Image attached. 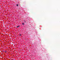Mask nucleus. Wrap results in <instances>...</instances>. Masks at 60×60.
I'll list each match as a JSON object with an SVG mask.
<instances>
[{
    "mask_svg": "<svg viewBox=\"0 0 60 60\" xmlns=\"http://www.w3.org/2000/svg\"><path fill=\"white\" fill-rule=\"evenodd\" d=\"M5 53H6L7 52V51H5Z\"/></svg>",
    "mask_w": 60,
    "mask_h": 60,
    "instance_id": "nucleus-4",
    "label": "nucleus"
},
{
    "mask_svg": "<svg viewBox=\"0 0 60 60\" xmlns=\"http://www.w3.org/2000/svg\"><path fill=\"white\" fill-rule=\"evenodd\" d=\"M16 6H19V4H17Z\"/></svg>",
    "mask_w": 60,
    "mask_h": 60,
    "instance_id": "nucleus-1",
    "label": "nucleus"
},
{
    "mask_svg": "<svg viewBox=\"0 0 60 60\" xmlns=\"http://www.w3.org/2000/svg\"><path fill=\"white\" fill-rule=\"evenodd\" d=\"M26 21H25L24 22L25 23H26Z\"/></svg>",
    "mask_w": 60,
    "mask_h": 60,
    "instance_id": "nucleus-6",
    "label": "nucleus"
},
{
    "mask_svg": "<svg viewBox=\"0 0 60 60\" xmlns=\"http://www.w3.org/2000/svg\"><path fill=\"white\" fill-rule=\"evenodd\" d=\"M17 28H18V27H19V26H17Z\"/></svg>",
    "mask_w": 60,
    "mask_h": 60,
    "instance_id": "nucleus-2",
    "label": "nucleus"
},
{
    "mask_svg": "<svg viewBox=\"0 0 60 60\" xmlns=\"http://www.w3.org/2000/svg\"><path fill=\"white\" fill-rule=\"evenodd\" d=\"M22 24L23 25H24V23H22Z\"/></svg>",
    "mask_w": 60,
    "mask_h": 60,
    "instance_id": "nucleus-5",
    "label": "nucleus"
},
{
    "mask_svg": "<svg viewBox=\"0 0 60 60\" xmlns=\"http://www.w3.org/2000/svg\"><path fill=\"white\" fill-rule=\"evenodd\" d=\"M20 36H21V34H20Z\"/></svg>",
    "mask_w": 60,
    "mask_h": 60,
    "instance_id": "nucleus-3",
    "label": "nucleus"
}]
</instances>
